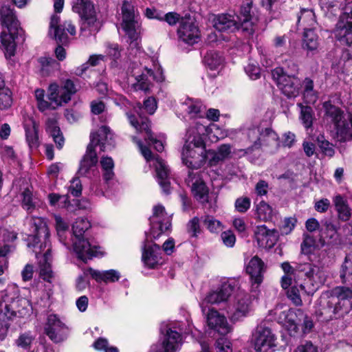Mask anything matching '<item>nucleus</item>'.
<instances>
[{
    "label": "nucleus",
    "instance_id": "1",
    "mask_svg": "<svg viewBox=\"0 0 352 352\" xmlns=\"http://www.w3.org/2000/svg\"><path fill=\"white\" fill-rule=\"evenodd\" d=\"M91 226L88 219L83 217L78 218L72 225L73 249L77 257L84 263L94 257L104 255L101 247L93 239L88 237L87 232Z\"/></svg>",
    "mask_w": 352,
    "mask_h": 352
},
{
    "label": "nucleus",
    "instance_id": "2",
    "mask_svg": "<svg viewBox=\"0 0 352 352\" xmlns=\"http://www.w3.org/2000/svg\"><path fill=\"white\" fill-rule=\"evenodd\" d=\"M201 126H191L187 129L185 143L182 149L183 162L190 168H201L208 159V151L203 138L199 132Z\"/></svg>",
    "mask_w": 352,
    "mask_h": 352
},
{
    "label": "nucleus",
    "instance_id": "3",
    "mask_svg": "<svg viewBox=\"0 0 352 352\" xmlns=\"http://www.w3.org/2000/svg\"><path fill=\"white\" fill-rule=\"evenodd\" d=\"M0 21L5 28L1 34V41L5 47L6 54L14 56L17 43L24 41L23 30L20 27L14 10L8 6L1 8Z\"/></svg>",
    "mask_w": 352,
    "mask_h": 352
},
{
    "label": "nucleus",
    "instance_id": "4",
    "mask_svg": "<svg viewBox=\"0 0 352 352\" xmlns=\"http://www.w3.org/2000/svg\"><path fill=\"white\" fill-rule=\"evenodd\" d=\"M295 283L307 294H313L325 281L322 269L311 262L296 263Z\"/></svg>",
    "mask_w": 352,
    "mask_h": 352
},
{
    "label": "nucleus",
    "instance_id": "5",
    "mask_svg": "<svg viewBox=\"0 0 352 352\" xmlns=\"http://www.w3.org/2000/svg\"><path fill=\"white\" fill-rule=\"evenodd\" d=\"M60 16L56 14L51 16L48 34L58 45L55 49L56 58L59 60H63L66 57V52L63 46L68 45L69 42L67 32L72 36L75 35L76 28L70 21H65L60 24Z\"/></svg>",
    "mask_w": 352,
    "mask_h": 352
},
{
    "label": "nucleus",
    "instance_id": "6",
    "mask_svg": "<svg viewBox=\"0 0 352 352\" xmlns=\"http://www.w3.org/2000/svg\"><path fill=\"white\" fill-rule=\"evenodd\" d=\"M30 226V234L25 238L27 245L38 254L50 246V231L45 220L40 217H32Z\"/></svg>",
    "mask_w": 352,
    "mask_h": 352
},
{
    "label": "nucleus",
    "instance_id": "7",
    "mask_svg": "<svg viewBox=\"0 0 352 352\" xmlns=\"http://www.w3.org/2000/svg\"><path fill=\"white\" fill-rule=\"evenodd\" d=\"M323 107L324 109V120L327 124H333L337 134L342 138L352 137V111L349 112V122H348L342 120L344 116L341 109L332 104L330 102H325Z\"/></svg>",
    "mask_w": 352,
    "mask_h": 352
},
{
    "label": "nucleus",
    "instance_id": "8",
    "mask_svg": "<svg viewBox=\"0 0 352 352\" xmlns=\"http://www.w3.org/2000/svg\"><path fill=\"white\" fill-rule=\"evenodd\" d=\"M272 75L282 93L287 98H294L298 95L301 81L294 74H286L283 68L277 67L272 71Z\"/></svg>",
    "mask_w": 352,
    "mask_h": 352
},
{
    "label": "nucleus",
    "instance_id": "9",
    "mask_svg": "<svg viewBox=\"0 0 352 352\" xmlns=\"http://www.w3.org/2000/svg\"><path fill=\"white\" fill-rule=\"evenodd\" d=\"M276 336L265 323L258 324L252 336V343L256 352H272L276 346Z\"/></svg>",
    "mask_w": 352,
    "mask_h": 352
},
{
    "label": "nucleus",
    "instance_id": "10",
    "mask_svg": "<svg viewBox=\"0 0 352 352\" xmlns=\"http://www.w3.org/2000/svg\"><path fill=\"white\" fill-rule=\"evenodd\" d=\"M248 136L250 141L253 142V144L246 148V153H251L254 149L260 148L263 144L276 148L280 146L279 138L277 133L270 128H265L262 131L257 129H250Z\"/></svg>",
    "mask_w": 352,
    "mask_h": 352
},
{
    "label": "nucleus",
    "instance_id": "11",
    "mask_svg": "<svg viewBox=\"0 0 352 352\" xmlns=\"http://www.w3.org/2000/svg\"><path fill=\"white\" fill-rule=\"evenodd\" d=\"M186 184L190 187L191 191L196 199L202 204H209V212H213L216 210V206H212L208 200L209 190L200 173L188 171L187 177L185 179Z\"/></svg>",
    "mask_w": 352,
    "mask_h": 352
},
{
    "label": "nucleus",
    "instance_id": "12",
    "mask_svg": "<svg viewBox=\"0 0 352 352\" xmlns=\"http://www.w3.org/2000/svg\"><path fill=\"white\" fill-rule=\"evenodd\" d=\"M122 26L130 39L131 43L136 41L140 33V25L136 19L133 6L127 1H124L122 6Z\"/></svg>",
    "mask_w": 352,
    "mask_h": 352
},
{
    "label": "nucleus",
    "instance_id": "13",
    "mask_svg": "<svg viewBox=\"0 0 352 352\" xmlns=\"http://www.w3.org/2000/svg\"><path fill=\"white\" fill-rule=\"evenodd\" d=\"M122 26L130 39L131 43L136 41L140 33V25L136 19L133 6L127 1H124L122 6Z\"/></svg>",
    "mask_w": 352,
    "mask_h": 352
},
{
    "label": "nucleus",
    "instance_id": "14",
    "mask_svg": "<svg viewBox=\"0 0 352 352\" xmlns=\"http://www.w3.org/2000/svg\"><path fill=\"white\" fill-rule=\"evenodd\" d=\"M160 331L164 334L162 342L153 344L148 352H176L182 340L181 334L167 327L165 333L162 327Z\"/></svg>",
    "mask_w": 352,
    "mask_h": 352
},
{
    "label": "nucleus",
    "instance_id": "15",
    "mask_svg": "<svg viewBox=\"0 0 352 352\" xmlns=\"http://www.w3.org/2000/svg\"><path fill=\"white\" fill-rule=\"evenodd\" d=\"M335 36L342 45L352 50V10L344 12L339 18L334 31Z\"/></svg>",
    "mask_w": 352,
    "mask_h": 352
},
{
    "label": "nucleus",
    "instance_id": "16",
    "mask_svg": "<svg viewBox=\"0 0 352 352\" xmlns=\"http://www.w3.org/2000/svg\"><path fill=\"white\" fill-rule=\"evenodd\" d=\"M240 28L243 31L252 34L254 32L253 25L258 21V16L253 9L252 0H244L241 6L239 14L236 16Z\"/></svg>",
    "mask_w": 352,
    "mask_h": 352
},
{
    "label": "nucleus",
    "instance_id": "17",
    "mask_svg": "<svg viewBox=\"0 0 352 352\" xmlns=\"http://www.w3.org/2000/svg\"><path fill=\"white\" fill-rule=\"evenodd\" d=\"M44 331L52 341L58 343L66 339L69 329L56 315L50 314L47 317Z\"/></svg>",
    "mask_w": 352,
    "mask_h": 352
},
{
    "label": "nucleus",
    "instance_id": "18",
    "mask_svg": "<svg viewBox=\"0 0 352 352\" xmlns=\"http://www.w3.org/2000/svg\"><path fill=\"white\" fill-rule=\"evenodd\" d=\"M329 296L331 298L329 303L337 305L344 315L351 309L352 289L349 287H336L329 292Z\"/></svg>",
    "mask_w": 352,
    "mask_h": 352
},
{
    "label": "nucleus",
    "instance_id": "19",
    "mask_svg": "<svg viewBox=\"0 0 352 352\" xmlns=\"http://www.w3.org/2000/svg\"><path fill=\"white\" fill-rule=\"evenodd\" d=\"M97 146H100V151L103 152L111 150L115 146L113 133L109 127L102 126L96 132L91 133L90 142L87 146L96 149Z\"/></svg>",
    "mask_w": 352,
    "mask_h": 352
},
{
    "label": "nucleus",
    "instance_id": "20",
    "mask_svg": "<svg viewBox=\"0 0 352 352\" xmlns=\"http://www.w3.org/2000/svg\"><path fill=\"white\" fill-rule=\"evenodd\" d=\"M255 239L259 247L270 249L277 242L279 233L276 229H268L266 226H258L254 230Z\"/></svg>",
    "mask_w": 352,
    "mask_h": 352
},
{
    "label": "nucleus",
    "instance_id": "21",
    "mask_svg": "<svg viewBox=\"0 0 352 352\" xmlns=\"http://www.w3.org/2000/svg\"><path fill=\"white\" fill-rule=\"evenodd\" d=\"M235 287V282H225L222 283L218 290L210 292L206 296L202 305L204 304L213 305L226 302L233 293Z\"/></svg>",
    "mask_w": 352,
    "mask_h": 352
},
{
    "label": "nucleus",
    "instance_id": "22",
    "mask_svg": "<svg viewBox=\"0 0 352 352\" xmlns=\"http://www.w3.org/2000/svg\"><path fill=\"white\" fill-rule=\"evenodd\" d=\"M179 40L188 45L198 42L199 30L192 21L182 19L177 30Z\"/></svg>",
    "mask_w": 352,
    "mask_h": 352
},
{
    "label": "nucleus",
    "instance_id": "23",
    "mask_svg": "<svg viewBox=\"0 0 352 352\" xmlns=\"http://www.w3.org/2000/svg\"><path fill=\"white\" fill-rule=\"evenodd\" d=\"M207 324L211 329L220 335H226L231 331V327L228 323L226 318L213 309H209L207 314Z\"/></svg>",
    "mask_w": 352,
    "mask_h": 352
},
{
    "label": "nucleus",
    "instance_id": "24",
    "mask_svg": "<svg viewBox=\"0 0 352 352\" xmlns=\"http://www.w3.org/2000/svg\"><path fill=\"white\" fill-rule=\"evenodd\" d=\"M246 272L250 276L252 287L257 288L263 281L264 262L258 256H254L247 265Z\"/></svg>",
    "mask_w": 352,
    "mask_h": 352
},
{
    "label": "nucleus",
    "instance_id": "25",
    "mask_svg": "<svg viewBox=\"0 0 352 352\" xmlns=\"http://www.w3.org/2000/svg\"><path fill=\"white\" fill-rule=\"evenodd\" d=\"M148 239H146L142 246V260L149 268H155L160 263L161 259V248L156 243L147 245Z\"/></svg>",
    "mask_w": 352,
    "mask_h": 352
},
{
    "label": "nucleus",
    "instance_id": "26",
    "mask_svg": "<svg viewBox=\"0 0 352 352\" xmlns=\"http://www.w3.org/2000/svg\"><path fill=\"white\" fill-rule=\"evenodd\" d=\"M251 309V300L249 295L245 294H239L236 298V302L234 304L232 313L230 318L233 321L245 317Z\"/></svg>",
    "mask_w": 352,
    "mask_h": 352
},
{
    "label": "nucleus",
    "instance_id": "27",
    "mask_svg": "<svg viewBox=\"0 0 352 352\" xmlns=\"http://www.w3.org/2000/svg\"><path fill=\"white\" fill-rule=\"evenodd\" d=\"M213 26L219 32H234L240 28L235 16L221 14L214 16Z\"/></svg>",
    "mask_w": 352,
    "mask_h": 352
},
{
    "label": "nucleus",
    "instance_id": "28",
    "mask_svg": "<svg viewBox=\"0 0 352 352\" xmlns=\"http://www.w3.org/2000/svg\"><path fill=\"white\" fill-rule=\"evenodd\" d=\"M98 162V157L96 149L87 146L85 154L82 156L77 174L80 176L87 177Z\"/></svg>",
    "mask_w": 352,
    "mask_h": 352
},
{
    "label": "nucleus",
    "instance_id": "29",
    "mask_svg": "<svg viewBox=\"0 0 352 352\" xmlns=\"http://www.w3.org/2000/svg\"><path fill=\"white\" fill-rule=\"evenodd\" d=\"M155 170L158 183L163 192L168 195L170 193V170L164 160L156 157Z\"/></svg>",
    "mask_w": 352,
    "mask_h": 352
},
{
    "label": "nucleus",
    "instance_id": "30",
    "mask_svg": "<svg viewBox=\"0 0 352 352\" xmlns=\"http://www.w3.org/2000/svg\"><path fill=\"white\" fill-rule=\"evenodd\" d=\"M331 298L327 295V297L320 298L321 308L318 310L319 314L323 317L324 320H330L333 318L342 317L344 314L338 309L337 305H333L329 303Z\"/></svg>",
    "mask_w": 352,
    "mask_h": 352
},
{
    "label": "nucleus",
    "instance_id": "31",
    "mask_svg": "<svg viewBox=\"0 0 352 352\" xmlns=\"http://www.w3.org/2000/svg\"><path fill=\"white\" fill-rule=\"evenodd\" d=\"M28 304L25 300H13L10 304H6L5 306L4 314L9 320H12L15 317L23 318L28 314V310L24 307Z\"/></svg>",
    "mask_w": 352,
    "mask_h": 352
},
{
    "label": "nucleus",
    "instance_id": "32",
    "mask_svg": "<svg viewBox=\"0 0 352 352\" xmlns=\"http://www.w3.org/2000/svg\"><path fill=\"white\" fill-rule=\"evenodd\" d=\"M81 19L82 22L80 26V32L84 34V36H89L96 34L99 31L100 25L95 16V11H93L91 14L83 15Z\"/></svg>",
    "mask_w": 352,
    "mask_h": 352
},
{
    "label": "nucleus",
    "instance_id": "33",
    "mask_svg": "<svg viewBox=\"0 0 352 352\" xmlns=\"http://www.w3.org/2000/svg\"><path fill=\"white\" fill-rule=\"evenodd\" d=\"M231 153V147L229 144L221 145L217 151H208V159L210 166H216L223 162Z\"/></svg>",
    "mask_w": 352,
    "mask_h": 352
},
{
    "label": "nucleus",
    "instance_id": "34",
    "mask_svg": "<svg viewBox=\"0 0 352 352\" xmlns=\"http://www.w3.org/2000/svg\"><path fill=\"white\" fill-rule=\"evenodd\" d=\"M88 272L89 275L97 282L113 283L118 281L120 277V273L115 270L100 272L89 267Z\"/></svg>",
    "mask_w": 352,
    "mask_h": 352
},
{
    "label": "nucleus",
    "instance_id": "35",
    "mask_svg": "<svg viewBox=\"0 0 352 352\" xmlns=\"http://www.w3.org/2000/svg\"><path fill=\"white\" fill-rule=\"evenodd\" d=\"M339 276L342 283L352 286V254L345 256L340 266Z\"/></svg>",
    "mask_w": 352,
    "mask_h": 352
},
{
    "label": "nucleus",
    "instance_id": "36",
    "mask_svg": "<svg viewBox=\"0 0 352 352\" xmlns=\"http://www.w3.org/2000/svg\"><path fill=\"white\" fill-rule=\"evenodd\" d=\"M296 309H289L285 315V326L291 336H297L299 331L300 322L298 320Z\"/></svg>",
    "mask_w": 352,
    "mask_h": 352
},
{
    "label": "nucleus",
    "instance_id": "37",
    "mask_svg": "<svg viewBox=\"0 0 352 352\" xmlns=\"http://www.w3.org/2000/svg\"><path fill=\"white\" fill-rule=\"evenodd\" d=\"M318 45V36L314 28H305L302 40V48L307 51L313 52L317 50Z\"/></svg>",
    "mask_w": 352,
    "mask_h": 352
},
{
    "label": "nucleus",
    "instance_id": "38",
    "mask_svg": "<svg viewBox=\"0 0 352 352\" xmlns=\"http://www.w3.org/2000/svg\"><path fill=\"white\" fill-rule=\"evenodd\" d=\"M50 204L52 206H56L66 208L68 211H74V204H71L67 195H60L57 193H50L47 195Z\"/></svg>",
    "mask_w": 352,
    "mask_h": 352
},
{
    "label": "nucleus",
    "instance_id": "39",
    "mask_svg": "<svg viewBox=\"0 0 352 352\" xmlns=\"http://www.w3.org/2000/svg\"><path fill=\"white\" fill-rule=\"evenodd\" d=\"M315 14L311 9L303 8L300 10V14L298 15L297 24L300 23L303 26L304 30L305 28H314L316 23Z\"/></svg>",
    "mask_w": 352,
    "mask_h": 352
},
{
    "label": "nucleus",
    "instance_id": "40",
    "mask_svg": "<svg viewBox=\"0 0 352 352\" xmlns=\"http://www.w3.org/2000/svg\"><path fill=\"white\" fill-rule=\"evenodd\" d=\"M72 10L80 17H83V15L91 14L94 8L90 0H73Z\"/></svg>",
    "mask_w": 352,
    "mask_h": 352
},
{
    "label": "nucleus",
    "instance_id": "41",
    "mask_svg": "<svg viewBox=\"0 0 352 352\" xmlns=\"http://www.w3.org/2000/svg\"><path fill=\"white\" fill-rule=\"evenodd\" d=\"M336 209L338 213V218L342 221H346L351 217V211L341 195H337L333 200Z\"/></svg>",
    "mask_w": 352,
    "mask_h": 352
},
{
    "label": "nucleus",
    "instance_id": "42",
    "mask_svg": "<svg viewBox=\"0 0 352 352\" xmlns=\"http://www.w3.org/2000/svg\"><path fill=\"white\" fill-rule=\"evenodd\" d=\"M223 62V56L217 52L208 51L204 58V63L206 66L211 70L217 69L221 66Z\"/></svg>",
    "mask_w": 352,
    "mask_h": 352
},
{
    "label": "nucleus",
    "instance_id": "43",
    "mask_svg": "<svg viewBox=\"0 0 352 352\" xmlns=\"http://www.w3.org/2000/svg\"><path fill=\"white\" fill-rule=\"evenodd\" d=\"M100 164L103 170V179L106 183L113 179L115 176L113 172L114 162L111 157L103 156L100 160Z\"/></svg>",
    "mask_w": 352,
    "mask_h": 352
},
{
    "label": "nucleus",
    "instance_id": "44",
    "mask_svg": "<svg viewBox=\"0 0 352 352\" xmlns=\"http://www.w3.org/2000/svg\"><path fill=\"white\" fill-rule=\"evenodd\" d=\"M164 221V219H162L154 223L153 220H151V234L154 239H157L162 233L170 229V221L168 219L165 221Z\"/></svg>",
    "mask_w": 352,
    "mask_h": 352
},
{
    "label": "nucleus",
    "instance_id": "45",
    "mask_svg": "<svg viewBox=\"0 0 352 352\" xmlns=\"http://www.w3.org/2000/svg\"><path fill=\"white\" fill-rule=\"evenodd\" d=\"M47 98L51 102V108L54 109L56 107L60 106L63 101L61 98L60 87L57 84H51L48 89Z\"/></svg>",
    "mask_w": 352,
    "mask_h": 352
},
{
    "label": "nucleus",
    "instance_id": "46",
    "mask_svg": "<svg viewBox=\"0 0 352 352\" xmlns=\"http://www.w3.org/2000/svg\"><path fill=\"white\" fill-rule=\"evenodd\" d=\"M60 89L61 98L64 103L69 102L71 100L72 96L77 91L74 82L70 79L66 80L63 86H62Z\"/></svg>",
    "mask_w": 352,
    "mask_h": 352
},
{
    "label": "nucleus",
    "instance_id": "47",
    "mask_svg": "<svg viewBox=\"0 0 352 352\" xmlns=\"http://www.w3.org/2000/svg\"><path fill=\"white\" fill-rule=\"evenodd\" d=\"M320 243L316 241L313 235L307 233L303 234V241L300 245L301 251L303 254H309L313 248L318 247Z\"/></svg>",
    "mask_w": 352,
    "mask_h": 352
},
{
    "label": "nucleus",
    "instance_id": "48",
    "mask_svg": "<svg viewBox=\"0 0 352 352\" xmlns=\"http://www.w3.org/2000/svg\"><path fill=\"white\" fill-rule=\"evenodd\" d=\"M34 340L35 337L30 331L25 332L19 335V338L15 340V344L18 347L28 350L31 348Z\"/></svg>",
    "mask_w": 352,
    "mask_h": 352
},
{
    "label": "nucleus",
    "instance_id": "49",
    "mask_svg": "<svg viewBox=\"0 0 352 352\" xmlns=\"http://www.w3.org/2000/svg\"><path fill=\"white\" fill-rule=\"evenodd\" d=\"M316 142L323 154L329 157H332L334 155L335 151L333 144L326 140L323 135L320 134L317 136Z\"/></svg>",
    "mask_w": 352,
    "mask_h": 352
},
{
    "label": "nucleus",
    "instance_id": "50",
    "mask_svg": "<svg viewBox=\"0 0 352 352\" xmlns=\"http://www.w3.org/2000/svg\"><path fill=\"white\" fill-rule=\"evenodd\" d=\"M12 104V92L8 87L5 86L0 90V110L10 108Z\"/></svg>",
    "mask_w": 352,
    "mask_h": 352
},
{
    "label": "nucleus",
    "instance_id": "51",
    "mask_svg": "<svg viewBox=\"0 0 352 352\" xmlns=\"http://www.w3.org/2000/svg\"><path fill=\"white\" fill-rule=\"evenodd\" d=\"M296 313H297L300 324H302L303 333H309L314 327L313 320L300 309H296Z\"/></svg>",
    "mask_w": 352,
    "mask_h": 352
},
{
    "label": "nucleus",
    "instance_id": "52",
    "mask_svg": "<svg viewBox=\"0 0 352 352\" xmlns=\"http://www.w3.org/2000/svg\"><path fill=\"white\" fill-rule=\"evenodd\" d=\"M25 135H26V140L30 147H36L38 144V131L37 129L34 124H33L32 126H25Z\"/></svg>",
    "mask_w": 352,
    "mask_h": 352
},
{
    "label": "nucleus",
    "instance_id": "53",
    "mask_svg": "<svg viewBox=\"0 0 352 352\" xmlns=\"http://www.w3.org/2000/svg\"><path fill=\"white\" fill-rule=\"evenodd\" d=\"M256 210L258 217L264 221L270 218L272 212L271 206L263 201L256 205Z\"/></svg>",
    "mask_w": 352,
    "mask_h": 352
},
{
    "label": "nucleus",
    "instance_id": "54",
    "mask_svg": "<svg viewBox=\"0 0 352 352\" xmlns=\"http://www.w3.org/2000/svg\"><path fill=\"white\" fill-rule=\"evenodd\" d=\"M300 118L304 126L308 129L313 124V110L309 106H302L300 104Z\"/></svg>",
    "mask_w": 352,
    "mask_h": 352
},
{
    "label": "nucleus",
    "instance_id": "55",
    "mask_svg": "<svg viewBox=\"0 0 352 352\" xmlns=\"http://www.w3.org/2000/svg\"><path fill=\"white\" fill-rule=\"evenodd\" d=\"M21 196L23 208L27 211L31 212L35 208L32 192L27 188L23 191Z\"/></svg>",
    "mask_w": 352,
    "mask_h": 352
},
{
    "label": "nucleus",
    "instance_id": "56",
    "mask_svg": "<svg viewBox=\"0 0 352 352\" xmlns=\"http://www.w3.org/2000/svg\"><path fill=\"white\" fill-rule=\"evenodd\" d=\"M186 231L191 237H197L201 230L199 225V219L197 217H193L186 224Z\"/></svg>",
    "mask_w": 352,
    "mask_h": 352
},
{
    "label": "nucleus",
    "instance_id": "57",
    "mask_svg": "<svg viewBox=\"0 0 352 352\" xmlns=\"http://www.w3.org/2000/svg\"><path fill=\"white\" fill-rule=\"evenodd\" d=\"M336 228H337V227L329 221L326 220L321 222V228L320 229L318 239V242L320 243V245L321 247L324 246L326 244V241H324V234L330 231L332 232V230Z\"/></svg>",
    "mask_w": 352,
    "mask_h": 352
},
{
    "label": "nucleus",
    "instance_id": "58",
    "mask_svg": "<svg viewBox=\"0 0 352 352\" xmlns=\"http://www.w3.org/2000/svg\"><path fill=\"white\" fill-rule=\"evenodd\" d=\"M204 225L211 232H217L221 229V223L215 219L212 216L206 215L204 217Z\"/></svg>",
    "mask_w": 352,
    "mask_h": 352
},
{
    "label": "nucleus",
    "instance_id": "59",
    "mask_svg": "<svg viewBox=\"0 0 352 352\" xmlns=\"http://www.w3.org/2000/svg\"><path fill=\"white\" fill-rule=\"evenodd\" d=\"M40 276L44 280L50 283L53 277L50 262H42L40 261Z\"/></svg>",
    "mask_w": 352,
    "mask_h": 352
},
{
    "label": "nucleus",
    "instance_id": "60",
    "mask_svg": "<svg viewBox=\"0 0 352 352\" xmlns=\"http://www.w3.org/2000/svg\"><path fill=\"white\" fill-rule=\"evenodd\" d=\"M35 97L38 102V108L40 111H44L51 108V103L44 99L45 91L37 89L35 90Z\"/></svg>",
    "mask_w": 352,
    "mask_h": 352
},
{
    "label": "nucleus",
    "instance_id": "61",
    "mask_svg": "<svg viewBox=\"0 0 352 352\" xmlns=\"http://www.w3.org/2000/svg\"><path fill=\"white\" fill-rule=\"evenodd\" d=\"M182 19H184L180 14L175 12L164 14L162 16V21H166L170 26L175 25L177 23H180Z\"/></svg>",
    "mask_w": 352,
    "mask_h": 352
},
{
    "label": "nucleus",
    "instance_id": "62",
    "mask_svg": "<svg viewBox=\"0 0 352 352\" xmlns=\"http://www.w3.org/2000/svg\"><path fill=\"white\" fill-rule=\"evenodd\" d=\"M151 124L148 118H140V122H139V126L138 131H144L146 135L144 137L145 141L150 138H152L153 133L151 129H150Z\"/></svg>",
    "mask_w": 352,
    "mask_h": 352
},
{
    "label": "nucleus",
    "instance_id": "63",
    "mask_svg": "<svg viewBox=\"0 0 352 352\" xmlns=\"http://www.w3.org/2000/svg\"><path fill=\"white\" fill-rule=\"evenodd\" d=\"M46 131L50 136L56 137L62 133L60 128L58 126L56 122L53 119H48L46 122Z\"/></svg>",
    "mask_w": 352,
    "mask_h": 352
},
{
    "label": "nucleus",
    "instance_id": "64",
    "mask_svg": "<svg viewBox=\"0 0 352 352\" xmlns=\"http://www.w3.org/2000/svg\"><path fill=\"white\" fill-rule=\"evenodd\" d=\"M298 285H294L287 291V297L296 305H300L302 304V300L300 298Z\"/></svg>",
    "mask_w": 352,
    "mask_h": 352
}]
</instances>
